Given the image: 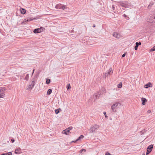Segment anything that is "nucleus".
<instances>
[{"label": "nucleus", "mask_w": 155, "mask_h": 155, "mask_svg": "<svg viewBox=\"0 0 155 155\" xmlns=\"http://www.w3.org/2000/svg\"><path fill=\"white\" fill-rule=\"evenodd\" d=\"M126 53H126L125 52V53H124V54H123L122 55V57H124L125 56L126 54Z\"/></svg>", "instance_id": "obj_39"}, {"label": "nucleus", "mask_w": 155, "mask_h": 155, "mask_svg": "<svg viewBox=\"0 0 155 155\" xmlns=\"http://www.w3.org/2000/svg\"><path fill=\"white\" fill-rule=\"evenodd\" d=\"M45 28L43 27H41L40 28H36L33 31V32L35 34L40 33L42 32Z\"/></svg>", "instance_id": "obj_5"}, {"label": "nucleus", "mask_w": 155, "mask_h": 155, "mask_svg": "<svg viewBox=\"0 0 155 155\" xmlns=\"http://www.w3.org/2000/svg\"><path fill=\"white\" fill-rule=\"evenodd\" d=\"M146 131L145 130V129H143V130H142V131H141L140 132V135H142L143 134L146 132Z\"/></svg>", "instance_id": "obj_20"}, {"label": "nucleus", "mask_w": 155, "mask_h": 155, "mask_svg": "<svg viewBox=\"0 0 155 155\" xmlns=\"http://www.w3.org/2000/svg\"><path fill=\"white\" fill-rule=\"evenodd\" d=\"M145 155V153H143V155Z\"/></svg>", "instance_id": "obj_50"}, {"label": "nucleus", "mask_w": 155, "mask_h": 155, "mask_svg": "<svg viewBox=\"0 0 155 155\" xmlns=\"http://www.w3.org/2000/svg\"><path fill=\"white\" fill-rule=\"evenodd\" d=\"M4 154H5V155H12V153L11 152L4 153Z\"/></svg>", "instance_id": "obj_25"}, {"label": "nucleus", "mask_w": 155, "mask_h": 155, "mask_svg": "<svg viewBox=\"0 0 155 155\" xmlns=\"http://www.w3.org/2000/svg\"><path fill=\"white\" fill-rule=\"evenodd\" d=\"M33 80L32 81H31L29 85L27 87L26 90H31L34 86L35 83L34 81L35 78H33Z\"/></svg>", "instance_id": "obj_3"}, {"label": "nucleus", "mask_w": 155, "mask_h": 155, "mask_svg": "<svg viewBox=\"0 0 155 155\" xmlns=\"http://www.w3.org/2000/svg\"><path fill=\"white\" fill-rule=\"evenodd\" d=\"M138 47L136 45L134 47V49L135 50H137L138 49Z\"/></svg>", "instance_id": "obj_36"}, {"label": "nucleus", "mask_w": 155, "mask_h": 155, "mask_svg": "<svg viewBox=\"0 0 155 155\" xmlns=\"http://www.w3.org/2000/svg\"><path fill=\"white\" fill-rule=\"evenodd\" d=\"M29 78V74H27L26 75L25 78V80L26 81H28Z\"/></svg>", "instance_id": "obj_22"}, {"label": "nucleus", "mask_w": 155, "mask_h": 155, "mask_svg": "<svg viewBox=\"0 0 155 155\" xmlns=\"http://www.w3.org/2000/svg\"><path fill=\"white\" fill-rule=\"evenodd\" d=\"M0 155H5V154H4V153H3Z\"/></svg>", "instance_id": "obj_49"}, {"label": "nucleus", "mask_w": 155, "mask_h": 155, "mask_svg": "<svg viewBox=\"0 0 155 155\" xmlns=\"http://www.w3.org/2000/svg\"><path fill=\"white\" fill-rule=\"evenodd\" d=\"M99 128V126L97 124H94L91 126L89 129L90 133H93L96 132Z\"/></svg>", "instance_id": "obj_2"}, {"label": "nucleus", "mask_w": 155, "mask_h": 155, "mask_svg": "<svg viewBox=\"0 0 155 155\" xmlns=\"http://www.w3.org/2000/svg\"><path fill=\"white\" fill-rule=\"evenodd\" d=\"M6 89L3 87H0V92H4L5 91Z\"/></svg>", "instance_id": "obj_18"}, {"label": "nucleus", "mask_w": 155, "mask_h": 155, "mask_svg": "<svg viewBox=\"0 0 155 155\" xmlns=\"http://www.w3.org/2000/svg\"><path fill=\"white\" fill-rule=\"evenodd\" d=\"M34 71H35V69H33V72H32V74H33Z\"/></svg>", "instance_id": "obj_47"}, {"label": "nucleus", "mask_w": 155, "mask_h": 155, "mask_svg": "<svg viewBox=\"0 0 155 155\" xmlns=\"http://www.w3.org/2000/svg\"><path fill=\"white\" fill-rule=\"evenodd\" d=\"M122 86V84L121 83L120 84H118V85L117 86V87H118V88H120Z\"/></svg>", "instance_id": "obj_27"}, {"label": "nucleus", "mask_w": 155, "mask_h": 155, "mask_svg": "<svg viewBox=\"0 0 155 155\" xmlns=\"http://www.w3.org/2000/svg\"><path fill=\"white\" fill-rule=\"evenodd\" d=\"M106 73L108 74V75L111 74L113 73L112 68H110L109 70Z\"/></svg>", "instance_id": "obj_12"}, {"label": "nucleus", "mask_w": 155, "mask_h": 155, "mask_svg": "<svg viewBox=\"0 0 155 155\" xmlns=\"http://www.w3.org/2000/svg\"><path fill=\"white\" fill-rule=\"evenodd\" d=\"M150 153L149 151L147 150V152H146V155H148V154Z\"/></svg>", "instance_id": "obj_40"}, {"label": "nucleus", "mask_w": 155, "mask_h": 155, "mask_svg": "<svg viewBox=\"0 0 155 155\" xmlns=\"http://www.w3.org/2000/svg\"><path fill=\"white\" fill-rule=\"evenodd\" d=\"M121 105V103L119 102H116L113 104L111 107L112 110L114 112H115L116 110V108H118L119 106Z\"/></svg>", "instance_id": "obj_4"}, {"label": "nucleus", "mask_w": 155, "mask_h": 155, "mask_svg": "<svg viewBox=\"0 0 155 155\" xmlns=\"http://www.w3.org/2000/svg\"><path fill=\"white\" fill-rule=\"evenodd\" d=\"M108 75V74L106 72L104 73L103 74V78L104 79H105Z\"/></svg>", "instance_id": "obj_14"}, {"label": "nucleus", "mask_w": 155, "mask_h": 155, "mask_svg": "<svg viewBox=\"0 0 155 155\" xmlns=\"http://www.w3.org/2000/svg\"><path fill=\"white\" fill-rule=\"evenodd\" d=\"M101 92H98L97 93L95 94H94L95 96L94 97V99L97 98L99 97L100 96L101 94Z\"/></svg>", "instance_id": "obj_7"}, {"label": "nucleus", "mask_w": 155, "mask_h": 155, "mask_svg": "<svg viewBox=\"0 0 155 155\" xmlns=\"http://www.w3.org/2000/svg\"><path fill=\"white\" fill-rule=\"evenodd\" d=\"M83 151L85 152L86 151V150L85 149H82L80 150V153H82Z\"/></svg>", "instance_id": "obj_31"}, {"label": "nucleus", "mask_w": 155, "mask_h": 155, "mask_svg": "<svg viewBox=\"0 0 155 155\" xmlns=\"http://www.w3.org/2000/svg\"><path fill=\"white\" fill-rule=\"evenodd\" d=\"M59 112V111L58 110V109H56L55 110V113L56 114H58Z\"/></svg>", "instance_id": "obj_33"}, {"label": "nucleus", "mask_w": 155, "mask_h": 155, "mask_svg": "<svg viewBox=\"0 0 155 155\" xmlns=\"http://www.w3.org/2000/svg\"><path fill=\"white\" fill-rule=\"evenodd\" d=\"M105 155H111V154L110 153H106L105 154Z\"/></svg>", "instance_id": "obj_44"}, {"label": "nucleus", "mask_w": 155, "mask_h": 155, "mask_svg": "<svg viewBox=\"0 0 155 155\" xmlns=\"http://www.w3.org/2000/svg\"><path fill=\"white\" fill-rule=\"evenodd\" d=\"M153 147V145L152 144L149 145L147 148V150L149 151V152H151L152 150Z\"/></svg>", "instance_id": "obj_9"}, {"label": "nucleus", "mask_w": 155, "mask_h": 155, "mask_svg": "<svg viewBox=\"0 0 155 155\" xmlns=\"http://www.w3.org/2000/svg\"><path fill=\"white\" fill-rule=\"evenodd\" d=\"M119 3L121 6L125 8H130L133 7L131 3L127 1H120Z\"/></svg>", "instance_id": "obj_1"}, {"label": "nucleus", "mask_w": 155, "mask_h": 155, "mask_svg": "<svg viewBox=\"0 0 155 155\" xmlns=\"http://www.w3.org/2000/svg\"><path fill=\"white\" fill-rule=\"evenodd\" d=\"M33 19H31V18H28L26 20V21H30L31 20H32Z\"/></svg>", "instance_id": "obj_32"}, {"label": "nucleus", "mask_w": 155, "mask_h": 155, "mask_svg": "<svg viewBox=\"0 0 155 155\" xmlns=\"http://www.w3.org/2000/svg\"><path fill=\"white\" fill-rule=\"evenodd\" d=\"M124 15V17H127V15H125V14H124V15Z\"/></svg>", "instance_id": "obj_45"}, {"label": "nucleus", "mask_w": 155, "mask_h": 155, "mask_svg": "<svg viewBox=\"0 0 155 155\" xmlns=\"http://www.w3.org/2000/svg\"><path fill=\"white\" fill-rule=\"evenodd\" d=\"M113 36L117 38H120V35L117 32H114L113 34Z\"/></svg>", "instance_id": "obj_6"}, {"label": "nucleus", "mask_w": 155, "mask_h": 155, "mask_svg": "<svg viewBox=\"0 0 155 155\" xmlns=\"http://www.w3.org/2000/svg\"><path fill=\"white\" fill-rule=\"evenodd\" d=\"M61 8L62 9L64 10V9L65 8H66V7L64 5L63 6H61Z\"/></svg>", "instance_id": "obj_34"}, {"label": "nucleus", "mask_w": 155, "mask_h": 155, "mask_svg": "<svg viewBox=\"0 0 155 155\" xmlns=\"http://www.w3.org/2000/svg\"><path fill=\"white\" fill-rule=\"evenodd\" d=\"M151 110H148L147 112V113H148V114H149V113H151Z\"/></svg>", "instance_id": "obj_43"}, {"label": "nucleus", "mask_w": 155, "mask_h": 155, "mask_svg": "<svg viewBox=\"0 0 155 155\" xmlns=\"http://www.w3.org/2000/svg\"><path fill=\"white\" fill-rule=\"evenodd\" d=\"M103 114H104L105 115V117L106 118H107V116L106 115V113L105 112H104V113H103Z\"/></svg>", "instance_id": "obj_38"}, {"label": "nucleus", "mask_w": 155, "mask_h": 155, "mask_svg": "<svg viewBox=\"0 0 155 155\" xmlns=\"http://www.w3.org/2000/svg\"><path fill=\"white\" fill-rule=\"evenodd\" d=\"M61 4H59L57 5H56L55 8L57 9H60L61 8Z\"/></svg>", "instance_id": "obj_15"}, {"label": "nucleus", "mask_w": 155, "mask_h": 155, "mask_svg": "<svg viewBox=\"0 0 155 155\" xmlns=\"http://www.w3.org/2000/svg\"><path fill=\"white\" fill-rule=\"evenodd\" d=\"M67 90H69L71 88V86L70 84H68L67 86Z\"/></svg>", "instance_id": "obj_28"}, {"label": "nucleus", "mask_w": 155, "mask_h": 155, "mask_svg": "<svg viewBox=\"0 0 155 155\" xmlns=\"http://www.w3.org/2000/svg\"><path fill=\"white\" fill-rule=\"evenodd\" d=\"M15 139H11V141L12 142V143H13L15 141Z\"/></svg>", "instance_id": "obj_41"}, {"label": "nucleus", "mask_w": 155, "mask_h": 155, "mask_svg": "<svg viewBox=\"0 0 155 155\" xmlns=\"http://www.w3.org/2000/svg\"><path fill=\"white\" fill-rule=\"evenodd\" d=\"M151 51H155V45L150 50Z\"/></svg>", "instance_id": "obj_26"}, {"label": "nucleus", "mask_w": 155, "mask_h": 155, "mask_svg": "<svg viewBox=\"0 0 155 155\" xmlns=\"http://www.w3.org/2000/svg\"><path fill=\"white\" fill-rule=\"evenodd\" d=\"M141 101H142V104L143 105H145V104L147 101V99L144 98H141Z\"/></svg>", "instance_id": "obj_10"}, {"label": "nucleus", "mask_w": 155, "mask_h": 155, "mask_svg": "<svg viewBox=\"0 0 155 155\" xmlns=\"http://www.w3.org/2000/svg\"><path fill=\"white\" fill-rule=\"evenodd\" d=\"M51 82V81L50 79H48L46 80V84H48Z\"/></svg>", "instance_id": "obj_21"}, {"label": "nucleus", "mask_w": 155, "mask_h": 155, "mask_svg": "<svg viewBox=\"0 0 155 155\" xmlns=\"http://www.w3.org/2000/svg\"><path fill=\"white\" fill-rule=\"evenodd\" d=\"M21 149L20 148H18L15 150V153L16 154H19L20 153V152L21 151Z\"/></svg>", "instance_id": "obj_11"}, {"label": "nucleus", "mask_w": 155, "mask_h": 155, "mask_svg": "<svg viewBox=\"0 0 155 155\" xmlns=\"http://www.w3.org/2000/svg\"><path fill=\"white\" fill-rule=\"evenodd\" d=\"M101 90L102 91H103L104 93H105V88H102Z\"/></svg>", "instance_id": "obj_37"}, {"label": "nucleus", "mask_w": 155, "mask_h": 155, "mask_svg": "<svg viewBox=\"0 0 155 155\" xmlns=\"http://www.w3.org/2000/svg\"><path fill=\"white\" fill-rule=\"evenodd\" d=\"M72 127H70L67 128L70 131V130H72Z\"/></svg>", "instance_id": "obj_35"}, {"label": "nucleus", "mask_w": 155, "mask_h": 155, "mask_svg": "<svg viewBox=\"0 0 155 155\" xmlns=\"http://www.w3.org/2000/svg\"><path fill=\"white\" fill-rule=\"evenodd\" d=\"M153 3H150V4L148 6V8H149L150 7H151V6L153 5Z\"/></svg>", "instance_id": "obj_29"}, {"label": "nucleus", "mask_w": 155, "mask_h": 155, "mask_svg": "<svg viewBox=\"0 0 155 155\" xmlns=\"http://www.w3.org/2000/svg\"><path fill=\"white\" fill-rule=\"evenodd\" d=\"M95 25H93V27H95Z\"/></svg>", "instance_id": "obj_48"}, {"label": "nucleus", "mask_w": 155, "mask_h": 155, "mask_svg": "<svg viewBox=\"0 0 155 155\" xmlns=\"http://www.w3.org/2000/svg\"><path fill=\"white\" fill-rule=\"evenodd\" d=\"M76 141V140H75V141H72V142H76V141Z\"/></svg>", "instance_id": "obj_46"}, {"label": "nucleus", "mask_w": 155, "mask_h": 155, "mask_svg": "<svg viewBox=\"0 0 155 155\" xmlns=\"http://www.w3.org/2000/svg\"><path fill=\"white\" fill-rule=\"evenodd\" d=\"M135 44H136V45L137 46H138L139 45H141V43L140 42H137Z\"/></svg>", "instance_id": "obj_24"}, {"label": "nucleus", "mask_w": 155, "mask_h": 155, "mask_svg": "<svg viewBox=\"0 0 155 155\" xmlns=\"http://www.w3.org/2000/svg\"><path fill=\"white\" fill-rule=\"evenodd\" d=\"M52 92V90L50 88L48 89L47 91V94L48 95H50Z\"/></svg>", "instance_id": "obj_17"}, {"label": "nucleus", "mask_w": 155, "mask_h": 155, "mask_svg": "<svg viewBox=\"0 0 155 155\" xmlns=\"http://www.w3.org/2000/svg\"><path fill=\"white\" fill-rule=\"evenodd\" d=\"M4 93L0 94V98H3L4 97Z\"/></svg>", "instance_id": "obj_30"}, {"label": "nucleus", "mask_w": 155, "mask_h": 155, "mask_svg": "<svg viewBox=\"0 0 155 155\" xmlns=\"http://www.w3.org/2000/svg\"><path fill=\"white\" fill-rule=\"evenodd\" d=\"M62 132L63 133L66 135H69V133H70V131L67 128L64 130Z\"/></svg>", "instance_id": "obj_8"}, {"label": "nucleus", "mask_w": 155, "mask_h": 155, "mask_svg": "<svg viewBox=\"0 0 155 155\" xmlns=\"http://www.w3.org/2000/svg\"><path fill=\"white\" fill-rule=\"evenodd\" d=\"M151 85H152L150 83H149L144 85V87L145 88H147L149 87H151Z\"/></svg>", "instance_id": "obj_13"}, {"label": "nucleus", "mask_w": 155, "mask_h": 155, "mask_svg": "<svg viewBox=\"0 0 155 155\" xmlns=\"http://www.w3.org/2000/svg\"><path fill=\"white\" fill-rule=\"evenodd\" d=\"M84 136L83 135H81L77 140L76 141L80 140L81 139H82L84 137Z\"/></svg>", "instance_id": "obj_19"}, {"label": "nucleus", "mask_w": 155, "mask_h": 155, "mask_svg": "<svg viewBox=\"0 0 155 155\" xmlns=\"http://www.w3.org/2000/svg\"><path fill=\"white\" fill-rule=\"evenodd\" d=\"M112 8L113 10H114L115 8L114 7V5H112Z\"/></svg>", "instance_id": "obj_42"}, {"label": "nucleus", "mask_w": 155, "mask_h": 155, "mask_svg": "<svg viewBox=\"0 0 155 155\" xmlns=\"http://www.w3.org/2000/svg\"><path fill=\"white\" fill-rule=\"evenodd\" d=\"M21 12L22 14H24L26 12V11L25 9L22 8L21 10Z\"/></svg>", "instance_id": "obj_16"}, {"label": "nucleus", "mask_w": 155, "mask_h": 155, "mask_svg": "<svg viewBox=\"0 0 155 155\" xmlns=\"http://www.w3.org/2000/svg\"><path fill=\"white\" fill-rule=\"evenodd\" d=\"M153 18V20H152V21L151 22H155V16H153V17H150V19H151L152 20V18Z\"/></svg>", "instance_id": "obj_23"}]
</instances>
